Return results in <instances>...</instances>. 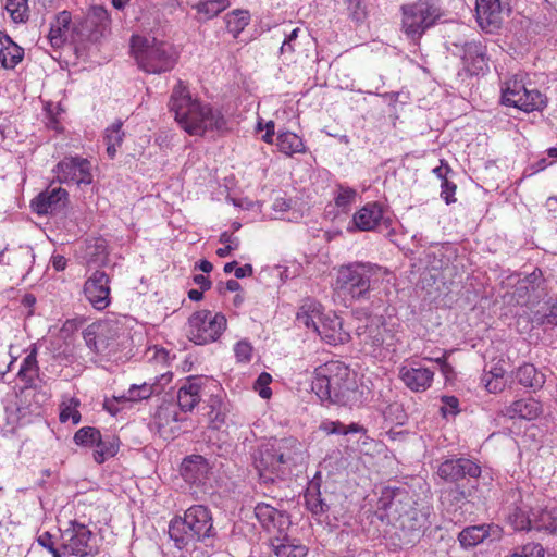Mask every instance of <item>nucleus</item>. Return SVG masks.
Listing matches in <instances>:
<instances>
[{
	"label": "nucleus",
	"mask_w": 557,
	"mask_h": 557,
	"mask_svg": "<svg viewBox=\"0 0 557 557\" xmlns=\"http://www.w3.org/2000/svg\"><path fill=\"white\" fill-rule=\"evenodd\" d=\"M488 535V531L485 524L482 525H472L463 529L459 535L458 540L462 547H473L480 543H482Z\"/></svg>",
	"instance_id": "nucleus-39"
},
{
	"label": "nucleus",
	"mask_w": 557,
	"mask_h": 557,
	"mask_svg": "<svg viewBox=\"0 0 557 557\" xmlns=\"http://www.w3.org/2000/svg\"><path fill=\"white\" fill-rule=\"evenodd\" d=\"M271 540V547L277 557H306L308 548L302 544H296L282 534Z\"/></svg>",
	"instance_id": "nucleus-32"
},
{
	"label": "nucleus",
	"mask_w": 557,
	"mask_h": 557,
	"mask_svg": "<svg viewBox=\"0 0 557 557\" xmlns=\"http://www.w3.org/2000/svg\"><path fill=\"white\" fill-rule=\"evenodd\" d=\"M37 542L40 546L47 548L52 554V557H63L64 556L61 550V547L57 548L54 546V542L49 532H45L41 535H39L37 539Z\"/></svg>",
	"instance_id": "nucleus-55"
},
{
	"label": "nucleus",
	"mask_w": 557,
	"mask_h": 557,
	"mask_svg": "<svg viewBox=\"0 0 557 557\" xmlns=\"http://www.w3.org/2000/svg\"><path fill=\"white\" fill-rule=\"evenodd\" d=\"M301 454V444L293 438H283L276 444L262 446L255 457V466L260 480L273 483L286 474V468L295 465Z\"/></svg>",
	"instance_id": "nucleus-5"
},
{
	"label": "nucleus",
	"mask_w": 557,
	"mask_h": 557,
	"mask_svg": "<svg viewBox=\"0 0 557 557\" xmlns=\"http://www.w3.org/2000/svg\"><path fill=\"white\" fill-rule=\"evenodd\" d=\"M273 210L278 213H284L290 208V200L285 198H276L272 206Z\"/></svg>",
	"instance_id": "nucleus-61"
},
{
	"label": "nucleus",
	"mask_w": 557,
	"mask_h": 557,
	"mask_svg": "<svg viewBox=\"0 0 557 557\" xmlns=\"http://www.w3.org/2000/svg\"><path fill=\"white\" fill-rule=\"evenodd\" d=\"M345 2L352 20L361 22L366 18L367 11L363 0H345Z\"/></svg>",
	"instance_id": "nucleus-52"
},
{
	"label": "nucleus",
	"mask_w": 557,
	"mask_h": 557,
	"mask_svg": "<svg viewBox=\"0 0 557 557\" xmlns=\"http://www.w3.org/2000/svg\"><path fill=\"white\" fill-rule=\"evenodd\" d=\"M461 59L465 69L471 75H479L488 69L486 48L481 41L465 42Z\"/></svg>",
	"instance_id": "nucleus-23"
},
{
	"label": "nucleus",
	"mask_w": 557,
	"mask_h": 557,
	"mask_svg": "<svg viewBox=\"0 0 557 557\" xmlns=\"http://www.w3.org/2000/svg\"><path fill=\"white\" fill-rule=\"evenodd\" d=\"M24 58V49L15 44L8 35L0 33V66L13 70Z\"/></svg>",
	"instance_id": "nucleus-27"
},
{
	"label": "nucleus",
	"mask_w": 557,
	"mask_h": 557,
	"mask_svg": "<svg viewBox=\"0 0 557 557\" xmlns=\"http://www.w3.org/2000/svg\"><path fill=\"white\" fill-rule=\"evenodd\" d=\"M276 146L281 152L286 156L306 152V146L301 137L293 132H282L277 134Z\"/></svg>",
	"instance_id": "nucleus-36"
},
{
	"label": "nucleus",
	"mask_w": 557,
	"mask_h": 557,
	"mask_svg": "<svg viewBox=\"0 0 557 557\" xmlns=\"http://www.w3.org/2000/svg\"><path fill=\"white\" fill-rule=\"evenodd\" d=\"M194 283L197 284L202 290H208L211 287L210 280L203 274H196L194 276Z\"/></svg>",
	"instance_id": "nucleus-64"
},
{
	"label": "nucleus",
	"mask_w": 557,
	"mask_h": 557,
	"mask_svg": "<svg viewBox=\"0 0 557 557\" xmlns=\"http://www.w3.org/2000/svg\"><path fill=\"white\" fill-rule=\"evenodd\" d=\"M169 108L181 128L190 136L223 134L228 131L227 120L221 110L193 98L183 81H178L174 86Z\"/></svg>",
	"instance_id": "nucleus-1"
},
{
	"label": "nucleus",
	"mask_w": 557,
	"mask_h": 557,
	"mask_svg": "<svg viewBox=\"0 0 557 557\" xmlns=\"http://www.w3.org/2000/svg\"><path fill=\"white\" fill-rule=\"evenodd\" d=\"M511 503L507 506V520L515 530L523 531L530 529L549 528L552 524L545 522L540 524L531 518L530 504L522 499L519 491H511L509 494Z\"/></svg>",
	"instance_id": "nucleus-14"
},
{
	"label": "nucleus",
	"mask_w": 557,
	"mask_h": 557,
	"mask_svg": "<svg viewBox=\"0 0 557 557\" xmlns=\"http://www.w3.org/2000/svg\"><path fill=\"white\" fill-rule=\"evenodd\" d=\"M548 304V312H534L533 317L531 318L533 324L537 326H543L544 329H552L554 326H557V298Z\"/></svg>",
	"instance_id": "nucleus-43"
},
{
	"label": "nucleus",
	"mask_w": 557,
	"mask_h": 557,
	"mask_svg": "<svg viewBox=\"0 0 557 557\" xmlns=\"http://www.w3.org/2000/svg\"><path fill=\"white\" fill-rule=\"evenodd\" d=\"M226 318L209 310L194 312L188 319L187 337L197 345H206L219 339L226 330Z\"/></svg>",
	"instance_id": "nucleus-10"
},
{
	"label": "nucleus",
	"mask_w": 557,
	"mask_h": 557,
	"mask_svg": "<svg viewBox=\"0 0 557 557\" xmlns=\"http://www.w3.org/2000/svg\"><path fill=\"white\" fill-rule=\"evenodd\" d=\"M321 429L327 434L347 435L350 433H364L366 429L358 423H350L346 425L341 421H326L323 422Z\"/></svg>",
	"instance_id": "nucleus-42"
},
{
	"label": "nucleus",
	"mask_w": 557,
	"mask_h": 557,
	"mask_svg": "<svg viewBox=\"0 0 557 557\" xmlns=\"http://www.w3.org/2000/svg\"><path fill=\"white\" fill-rule=\"evenodd\" d=\"M172 376L173 374L171 372H166L154 379L152 383H156V388L159 389V393L162 391L164 385L171 382Z\"/></svg>",
	"instance_id": "nucleus-62"
},
{
	"label": "nucleus",
	"mask_w": 557,
	"mask_h": 557,
	"mask_svg": "<svg viewBox=\"0 0 557 557\" xmlns=\"http://www.w3.org/2000/svg\"><path fill=\"white\" fill-rule=\"evenodd\" d=\"M548 162L545 158L540 159L537 162L531 164L527 171H530L529 175H533L540 171H543L548 166Z\"/></svg>",
	"instance_id": "nucleus-63"
},
{
	"label": "nucleus",
	"mask_w": 557,
	"mask_h": 557,
	"mask_svg": "<svg viewBox=\"0 0 557 557\" xmlns=\"http://www.w3.org/2000/svg\"><path fill=\"white\" fill-rule=\"evenodd\" d=\"M441 197L447 205L456 202L455 193L457 186L455 183L450 182L449 180H444V182L441 183Z\"/></svg>",
	"instance_id": "nucleus-57"
},
{
	"label": "nucleus",
	"mask_w": 557,
	"mask_h": 557,
	"mask_svg": "<svg viewBox=\"0 0 557 557\" xmlns=\"http://www.w3.org/2000/svg\"><path fill=\"white\" fill-rule=\"evenodd\" d=\"M383 206L379 202H368L352 216V224L362 232L374 231L383 221Z\"/></svg>",
	"instance_id": "nucleus-25"
},
{
	"label": "nucleus",
	"mask_w": 557,
	"mask_h": 557,
	"mask_svg": "<svg viewBox=\"0 0 557 557\" xmlns=\"http://www.w3.org/2000/svg\"><path fill=\"white\" fill-rule=\"evenodd\" d=\"M67 202V191L61 187L47 189L32 200L30 207L39 215L61 211Z\"/></svg>",
	"instance_id": "nucleus-21"
},
{
	"label": "nucleus",
	"mask_w": 557,
	"mask_h": 557,
	"mask_svg": "<svg viewBox=\"0 0 557 557\" xmlns=\"http://www.w3.org/2000/svg\"><path fill=\"white\" fill-rule=\"evenodd\" d=\"M123 123L115 121L113 124L108 126L104 132L103 141L107 146V154L110 159H114L117 149L122 146L125 137V133L122 129Z\"/></svg>",
	"instance_id": "nucleus-37"
},
{
	"label": "nucleus",
	"mask_w": 557,
	"mask_h": 557,
	"mask_svg": "<svg viewBox=\"0 0 557 557\" xmlns=\"http://www.w3.org/2000/svg\"><path fill=\"white\" fill-rule=\"evenodd\" d=\"M437 473L446 481L457 482L467 476L479 478L481 467L467 458L448 459L441 463Z\"/></svg>",
	"instance_id": "nucleus-18"
},
{
	"label": "nucleus",
	"mask_w": 557,
	"mask_h": 557,
	"mask_svg": "<svg viewBox=\"0 0 557 557\" xmlns=\"http://www.w3.org/2000/svg\"><path fill=\"white\" fill-rule=\"evenodd\" d=\"M300 28H294L289 34L286 35L282 46L280 48L281 54L292 57L295 51V44L299 36Z\"/></svg>",
	"instance_id": "nucleus-53"
},
{
	"label": "nucleus",
	"mask_w": 557,
	"mask_h": 557,
	"mask_svg": "<svg viewBox=\"0 0 557 557\" xmlns=\"http://www.w3.org/2000/svg\"><path fill=\"white\" fill-rule=\"evenodd\" d=\"M159 389L156 388V383L144 382L141 384H133L129 388L116 396L119 401L138 403L149 399L153 394H158Z\"/></svg>",
	"instance_id": "nucleus-33"
},
{
	"label": "nucleus",
	"mask_w": 557,
	"mask_h": 557,
	"mask_svg": "<svg viewBox=\"0 0 557 557\" xmlns=\"http://www.w3.org/2000/svg\"><path fill=\"white\" fill-rule=\"evenodd\" d=\"M218 387L215 381L200 376H188L177 391V405L182 411H191L200 401L206 384Z\"/></svg>",
	"instance_id": "nucleus-17"
},
{
	"label": "nucleus",
	"mask_w": 557,
	"mask_h": 557,
	"mask_svg": "<svg viewBox=\"0 0 557 557\" xmlns=\"http://www.w3.org/2000/svg\"><path fill=\"white\" fill-rule=\"evenodd\" d=\"M71 21V13L67 11H62L55 16L48 34L52 47L60 48L66 41Z\"/></svg>",
	"instance_id": "nucleus-30"
},
{
	"label": "nucleus",
	"mask_w": 557,
	"mask_h": 557,
	"mask_svg": "<svg viewBox=\"0 0 557 557\" xmlns=\"http://www.w3.org/2000/svg\"><path fill=\"white\" fill-rule=\"evenodd\" d=\"M110 280L103 271H96L84 284V295L97 310L106 309L110 302Z\"/></svg>",
	"instance_id": "nucleus-16"
},
{
	"label": "nucleus",
	"mask_w": 557,
	"mask_h": 557,
	"mask_svg": "<svg viewBox=\"0 0 557 557\" xmlns=\"http://www.w3.org/2000/svg\"><path fill=\"white\" fill-rule=\"evenodd\" d=\"M510 11L511 0H476V21L486 33L499 29Z\"/></svg>",
	"instance_id": "nucleus-12"
},
{
	"label": "nucleus",
	"mask_w": 557,
	"mask_h": 557,
	"mask_svg": "<svg viewBox=\"0 0 557 557\" xmlns=\"http://www.w3.org/2000/svg\"><path fill=\"white\" fill-rule=\"evenodd\" d=\"M357 197L356 189L347 186H338L337 195L335 197V205L337 208L346 211L351 203L355 202Z\"/></svg>",
	"instance_id": "nucleus-48"
},
{
	"label": "nucleus",
	"mask_w": 557,
	"mask_h": 557,
	"mask_svg": "<svg viewBox=\"0 0 557 557\" xmlns=\"http://www.w3.org/2000/svg\"><path fill=\"white\" fill-rule=\"evenodd\" d=\"M5 10L15 23H23L28 18V0H8Z\"/></svg>",
	"instance_id": "nucleus-44"
},
{
	"label": "nucleus",
	"mask_w": 557,
	"mask_h": 557,
	"mask_svg": "<svg viewBox=\"0 0 557 557\" xmlns=\"http://www.w3.org/2000/svg\"><path fill=\"white\" fill-rule=\"evenodd\" d=\"M79 400L72 397L66 401H63L60 410V421L66 422L71 420L74 424L79 423L81 413L78 411Z\"/></svg>",
	"instance_id": "nucleus-45"
},
{
	"label": "nucleus",
	"mask_w": 557,
	"mask_h": 557,
	"mask_svg": "<svg viewBox=\"0 0 557 557\" xmlns=\"http://www.w3.org/2000/svg\"><path fill=\"white\" fill-rule=\"evenodd\" d=\"M180 472L186 483L200 486L208 480L210 466L205 457L190 455L183 459Z\"/></svg>",
	"instance_id": "nucleus-22"
},
{
	"label": "nucleus",
	"mask_w": 557,
	"mask_h": 557,
	"mask_svg": "<svg viewBox=\"0 0 557 557\" xmlns=\"http://www.w3.org/2000/svg\"><path fill=\"white\" fill-rule=\"evenodd\" d=\"M132 50L139 67L149 74L169 72L176 63L173 47L156 38L133 36Z\"/></svg>",
	"instance_id": "nucleus-6"
},
{
	"label": "nucleus",
	"mask_w": 557,
	"mask_h": 557,
	"mask_svg": "<svg viewBox=\"0 0 557 557\" xmlns=\"http://www.w3.org/2000/svg\"><path fill=\"white\" fill-rule=\"evenodd\" d=\"M255 517L261 527L268 532L284 534L289 525L288 516L267 503H258L255 506Z\"/></svg>",
	"instance_id": "nucleus-19"
},
{
	"label": "nucleus",
	"mask_w": 557,
	"mask_h": 557,
	"mask_svg": "<svg viewBox=\"0 0 557 557\" xmlns=\"http://www.w3.org/2000/svg\"><path fill=\"white\" fill-rule=\"evenodd\" d=\"M546 102V96L531 84H525L523 76L519 74L510 77L502 89V103L524 112L541 111Z\"/></svg>",
	"instance_id": "nucleus-8"
},
{
	"label": "nucleus",
	"mask_w": 557,
	"mask_h": 557,
	"mask_svg": "<svg viewBox=\"0 0 557 557\" xmlns=\"http://www.w3.org/2000/svg\"><path fill=\"white\" fill-rule=\"evenodd\" d=\"M220 243L225 244V246H227V247H232L233 250H236L239 247L238 237L233 236L228 232H223L220 235Z\"/></svg>",
	"instance_id": "nucleus-59"
},
{
	"label": "nucleus",
	"mask_w": 557,
	"mask_h": 557,
	"mask_svg": "<svg viewBox=\"0 0 557 557\" xmlns=\"http://www.w3.org/2000/svg\"><path fill=\"white\" fill-rule=\"evenodd\" d=\"M249 12L245 10H234L225 15L226 28L235 38L249 24Z\"/></svg>",
	"instance_id": "nucleus-40"
},
{
	"label": "nucleus",
	"mask_w": 557,
	"mask_h": 557,
	"mask_svg": "<svg viewBox=\"0 0 557 557\" xmlns=\"http://www.w3.org/2000/svg\"><path fill=\"white\" fill-rule=\"evenodd\" d=\"M216 531L210 509L203 505H193L183 516H175L169 523V536L180 550L189 552L199 542L213 539Z\"/></svg>",
	"instance_id": "nucleus-3"
},
{
	"label": "nucleus",
	"mask_w": 557,
	"mask_h": 557,
	"mask_svg": "<svg viewBox=\"0 0 557 557\" xmlns=\"http://www.w3.org/2000/svg\"><path fill=\"white\" fill-rule=\"evenodd\" d=\"M443 403L448 407V408L442 409L444 414H447V412L455 413V411L458 407V399L456 397L445 396V397H443Z\"/></svg>",
	"instance_id": "nucleus-60"
},
{
	"label": "nucleus",
	"mask_w": 557,
	"mask_h": 557,
	"mask_svg": "<svg viewBox=\"0 0 557 557\" xmlns=\"http://www.w3.org/2000/svg\"><path fill=\"white\" fill-rule=\"evenodd\" d=\"M306 505L313 515H321L330 509V506L322 499L319 491L306 495Z\"/></svg>",
	"instance_id": "nucleus-49"
},
{
	"label": "nucleus",
	"mask_w": 557,
	"mask_h": 557,
	"mask_svg": "<svg viewBox=\"0 0 557 557\" xmlns=\"http://www.w3.org/2000/svg\"><path fill=\"white\" fill-rule=\"evenodd\" d=\"M54 173L61 184L89 185L92 182L91 164L81 157L64 158L57 164Z\"/></svg>",
	"instance_id": "nucleus-13"
},
{
	"label": "nucleus",
	"mask_w": 557,
	"mask_h": 557,
	"mask_svg": "<svg viewBox=\"0 0 557 557\" xmlns=\"http://www.w3.org/2000/svg\"><path fill=\"white\" fill-rule=\"evenodd\" d=\"M227 2H220L215 0L199 1L195 9L199 14H202L206 18H212L227 8Z\"/></svg>",
	"instance_id": "nucleus-46"
},
{
	"label": "nucleus",
	"mask_w": 557,
	"mask_h": 557,
	"mask_svg": "<svg viewBox=\"0 0 557 557\" xmlns=\"http://www.w3.org/2000/svg\"><path fill=\"white\" fill-rule=\"evenodd\" d=\"M314 332L330 345H339L347 343L350 335L343 329L342 319L333 312L325 313L321 318L320 324L314 326Z\"/></svg>",
	"instance_id": "nucleus-20"
},
{
	"label": "nucleus",
	"mask_w": 557,
	"mask_h": 557,
	"mask_svg": "<svg viewBox=\"0 0 557 557\" xmlns=\"http://www.w3.org/2000/svg\"><path fill=\"white\" fill-rule=\"evenodd\" d=\"M362 350L373 357H382L384 352L394 350L399 342L397 330L394 324L372 321L362 330L357 332Z\"/></svg>",
	"instance_id": "nucleus-9"
},
{
	"label": "nucleus",
	"mask_w": 557,
	"mask_h": 557,
	"mask_svg": "<svg viewBox=\"0 0 557 557\" xmlns=\"http://www.w3.org/2000/svg\"><path fill=\"white\" fill-rule=\"evenodd\" d=\"M382 267L354 261L336 269L334 289L351 301H368L382 276Z\"/></svg>",
	"instance_id": "nucleus-4"
},
{
	"label": "nucleus",
	"mask_w": 557,
	"mask_h": 557,
	"mask_svg": "<svg viewBox=\"0 0 557 557\" xmlns=\"http://www.w3.org/2000/svg\"><path fill=\"white\" fill-rule=\"evenodd\" d=\"M17 375L28 387L36 386V380L39 379L36 347L23 359Z\"/></svg>",
	"instance_id": "nucleus-35"
},
{
	"label": "nucleus",
	"mask_w": 557,
	"mask_h": 557,
	"mask_svg": "<svg viewBox=\"0 0 557 557\" xmlns=\"http://www.w3.org/2000/svg\"><path fill=\"white\" fill-rule=\"evenodd\" d=\"M400 11V29L412 41H418L442 15L441 8L435 0H417L401 5Z\"/></svg>",
	"instance_id": "nucleus-7"
},
{
	"label": "nucleus",
	"mask_w": 557,
	"mask_h": 557,
	"mask_svg": "<svg viewBox=\"0 0 557 557\" xmlns=\"http://www.w3.org/2000/svg\"><path fill=\"white\" fill-rule=\"evenodd\" d=\"M100 431L92 426H83L74 434V442L81 446H94L100 441Z\"/></svg>",
	"instance_id": "nucleus-47"
},
{
	"label": "nucleus",
	"mask_w": 557,
	"mask_h": 557,
	"mask_svg": "<svg viewBox=\"0 0 557 557\" xmlns=\"http://www.w3.org/2000/svg\"><path fill=\"white\" fill-rule=\"evenodd\" d=\"M211 410L208 412L213 428L219 429L225 423V411L222 409V401L219 398L211 400Z\"/></svg>",
	"instance_id": "nucleus-50"
},
{
	"label": "nucleus",
	"mask_w": 557,
	"mask_h": 557,
	"mask_svg": "<svg viewBox=\"0 0 557 557\" xmlns=\"http://www.w3.org/2000/svg\"><path fill=\"white\" fill-rule=\"evenodd\" d=\"M312 391L322 401L341 406H360L367 401L364 388L358 385L357 373L338 360L315 369Z\"/></svg>",
	"instance_id": "nucleus-2"
},
{
	"label": "nucleus",
	"mask_w": 557,
	"mask_h": 557,
	"mask_svg": "<svg viewBox=\"0 0 557 557\" xmlns=\"http://www.w3.org/2000/svg\"><path fill=\"white\" fill-rule=\"evenodd\" d=\"M271 382V375L263 372L259 375L257 379V384L261 386L259 391V395L267 399L271 396V389L268 387L269 383Z\"/></svg>",
	"instance_id": "nucleus-58"
},
{
	"label": "nucleus",
	"mask_w": 557,
	"mask_h": 557,
	"mask_svg": "<svg viewBox=\"0 0 557 557\" xmlns=\"http://www.w3.org/2000/svg\"><path fill=\"white\" fill-rule=\"evenodd\" d=\"M61 550L64 556L94 557L98 554L96 536L84 523L71 520L61 534Z\"/></svg>",
	"instance_id": "nucleus-11"
},
{
	"label": "nucleus",
	"mask_w": 557,
	"mask_h": 557,
	"mask_svg": "<svg viewBox=\"0 0 557 557\" xmlns=\"http://www.w3.org/2000/svg\"><path fill=\"white\" fill-rule=\"evenodd\" d=\"M398 503L396 500H392L389 505V509L394 510L395 512H398L397 521L399 523V527L403 531L410 533L412 539L409 541H413L416 537H418L424 529L429 525V515H430V508H416L409 505V508L399 511L398 509Z\"/></svg>",
	"instance_id": "nucleus-15"
},
{
	"label": "nucleus",
	"mask_w": 557,
	"mask_h": 557,
	"mask_svg": "<svg viewBox=\"0 0 557 557\" xmlns=\"http://www.w3.org/2000/svg\"><path fill=\"white\" fill-rule=\"evenodd\" d=\"M114 325L115 324H112L111 322H104L97 326V332L87 331L84 335L87 345L95 350H99L97 345L98 342L96 341V334L100 338L104 332L113 330Z\"/></svg>",
	"instance_id": "nucleus-51"
},
{
	"label": "nucleus",
	"mask_w": 557,
	"mask_h": 557,
	"mask_svg": "<svg viewBox=\"0 0 557 557\" xmlns=\"http://www.w3.org/2000/svg\"><path fill=\"white\" fill-rule=\"evenodd\" d=\"M110 14L102 5H94L89 9L83 28L88 32L89 41H98L109 30Z\"/></svg>",
	"instance_id": "nucleus-24"
},
{
	"label": "nucleus",
	"mask_w": 557,
	"mask_h": 557,
	"mask_svg": "<svg viewBox=\"0 0 557 557\" xmlns=\"http://www.w3.org/2000/svg\"><path fill=\"white\" fill-rule=\"evenodd\" d=\"M510 557H544V548L540 544L529 543L522 547L521 553H515Z\"/></svg>",
	"instance_id": "nucleus-56"
},
{
	"label": "nucleus",
	"mask_w": 557,
	"mask_h": 557,
	"mask_svg": "<svg viewBox=\"0 0 557 557\" xmlns=\"http://www.w3.org/2000/svg\"><path fill=\"white\" fill-rule=\"evenodd\" d=\"M234 352L237 361L249 362L252 355V346L247 341H239L234 347Z\"/></svg>",
	"instance_id": "nucleus-54"
},
{
	"label": "nucleus",
	"mask_w": 557,
	"mask_h": 557,
	"mask_svg": "<svg viewBox=\"0 0 557 557\" xmlns=\"http://www.w3.org/2000/svg\"><path fill=\"white\" fill-rule=\"evenodd\" d=\"M505 370L502 367L494 366L491 370L483 373L481 382L490 393L500 392L504 387Z\"/></svg>",
	"instance_id": "nucleus-41"
},
{
	"label": "nucleus",
	"mask_w": 557,
	"mask_h": 557,
	"mask_svg": "<svg viewBox=\"0 0 557 557\" xmlns=\"http://www.w3.org/2000/svg\"><path fill=\"white\" fill-rule=\"evenodd\" d=\"M515 377L520 385L529 388H540L545 383L544 374L531 363L520 366L515 372Z\"/></svg>",
	"instance_id": "nucleus-34"
},
{
	"label": "nucleus",
	"mask_w": 557,
	"mask_h": 557,
	"mask_svg": "<svg viewBox=\"0 0 557 557\" xmlns=\"http://www.w3.org/2000/svg\"><path fill=\"white\" fill-rule=\"evenodd\" d=\"M96 447L94 453V459L97 463L101 465L109 458L116 455L119 450V440L115 436L100 434V441H97L94 445Z\"/></svg>",
	"instance_id": "nucleus-38"
},
{
	"label": "nucleus",
	"mask_w": 557,
	"mask_h": 557,
	"mask_svg": "<svg viewBox=\"0 0 557 557\" xmlns=\"http://www.w3.org/2000/svg\"><path fill=\"white\" fill-rule=\"evenodd\" d=\"M8 250L5 247L0 252V264H8L15 267L20 270H27L30 269L32 264L34 263L35 255L29 246H20L13 250L10 251V257H8L7 260H4V252Z\"/></svg>",
	"instance_id": "nucleus-31"
},
{
	"label": "nucleus",
	"mask_w": 557,
	"mask_h": 557,
	"mask_svg": "<svg viewBox=\"0 0 557 557\" xmlns=\"http://www.w3.org/2000/svg\"><path fill=\"white\" fill-rule=\"evenodd\" d=\"M325 313L322 312V305L313 298H305L296 314V320L307 329L318 326Z\"/></svg>",
	"instance_id": "nucleus-28"
},
{
	"label": "nucleus",
	"mask_w": 557,
	"mask_h": 557,
	"mask_svg": "<svg viewBox=\"0 0 557 557\" xmlns=\"http://www.w3.org/2000/svg\"><path fill=\"white\" fill-rule=\"evenodd\" d=\"M399 377L411 391L423 392L431 386L434 372L429 368L401 367Z\"/></svg>",
	"instance_id": "nucleus-26"
},
{
	"label": "nucleus",
	"mask_w": 557,
	"mask_h": 557,
	"mask_svg": "<svg viewBox=\"0 0 557 557\" xmlns=\"http://www.w3.org/2000/svg\"><path fill=\"white\" fill-rule=\"evenodd\" d=\"M542 412V406L539 400L534 398H525L513 401L510 406L506 407L504 414L510 419H525L533 420Z\"/></svg>",
	"instance_id": "nucleus-29"
}]
</instances>
